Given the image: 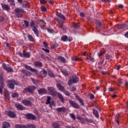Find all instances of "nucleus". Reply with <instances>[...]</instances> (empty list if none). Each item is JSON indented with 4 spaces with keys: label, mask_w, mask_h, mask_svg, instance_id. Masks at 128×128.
I'll use <instances>...</instances> for the list:
<instances>
[{
    "label": "nucleus",
    "mask_w": 128,
    "mask_h": 128,
    "mask_svg": "<svg viewBox=\"0 0 128 128\" xmlns=\"http://www.w3.org/2000/svg\"><path fill=\"white\" fill-rule=\"evenodd\" d=\"M80 16L82 18H84V16H86V15L84 14V13L83 12H82L80 13Z\"/></svg>",
    "instance_id": "nucleus-64"
},
{
    "label": "nucleus",
    "mask_w": 128,
    "mask_h": 128,
    "mask_svg": "<svg viewBox=\"0 0 128 128\" xmlns=\"http://www.w3.org/2000/svg\"><path fill=\"white\" fill-rule=\"evenodd\" d=\"M8 82L10 84H16V86H18V83L16 82V81L14 80H8Z\"/></svg>",
    "instance_id": "nucleus-30"
},
{
    "label": "nucleus",
    "mask_w": 128,
    "mask_h": 128,
    "mask_svg": "<svg viewBox=\"0 0 128 128\" xmlns=\"http://www.w3.org/2000/svg\"><path fill=\"white\" fill-rule=\"evenodd\" d=\"M46 30L48 32H50V34H54V30L50 29L48 28H46Z\"/></svg>",
    "instance_id": "nucleus-55"
},
{
    "label": "nucleus",
    "mask_w": 128,
    "mask_h": 128,
    "mask_svg": "<svg viewBox=\"0 0 128 128\" xmlns=\"http://www.w3.org/2000/svg\"><path fill=\"white\" fill-rule=\"evenodd\" d=\"M25 116L26 117L28 120H36V116L32 114H30V113L25 114Z\"/></svg>",
    "instance_id": "nucleus-6"
},
{
    "label": "nucleus",
    "mask_w": 128,
    "mask_h": 128,
    "mask_svg": "<svg viewBox=\"0 0 128 128\" xmlns=\"http://www.w3.org/2000/svg\"><path fill=\"white\" fill-rule=\"evenodd\" d=\"M23 56H25V58H30V52H26L24 51V50H23Z\"/></svg>",
    "instance_id": "nucleus-23"
},
{
    "label": "nucleus",
    "mask_w": 128,
    "mask_h": 128,
    "mask_svg": "<svg viewBox=\"0 0 128 128\" xmlns=\"http://www.w3.org/2000/svg\"><path fill=\"white\" fill-rule=\"evenodd\" d=\"M4 86H3L1 84V86H0V94H2V88H4Z\"/></svg>",
    "instance_id": "nucleus-53"
},
{
    "label": "nucleus",
    "mask_w": 128,
    "mask_h": 128,
    "mask_svg": "<svg viewBox=\"0 0 128 128\" xmlns=\"http://www.w3.org/2000/svg\"><path fill=\"white\" fill-rule=\"evenodd\" d=\"M56 16H58V18H61V20H66V17L64 14H62V13H56Z\"/></svg>",
    "instance_id": "nucleus-21"
},
{
    "label": "nucleus",
    "mask_w": 128,
    "mask_h": 128,
    "mask_svg": "<svg viewBox=\"0 0 128 128\" xmlns=\"http://www.w3.org/2000/svg\"><path fill=\"white\" fill-rule=\"evenodd\" d=\"M62 72L64 74L65 76H68V73L66 70H62Z\"/></svg>",
    "instance_id": "nucleus-41"
},
{
    "label": "nucleus",
    "mask_w": 128,
    "mask_h": 128,
    "mask_svg": "<svg viewBox=\"0 0 128 128\" xmlns=\"http://www.w3.org/2000/svg\"><path fill=\"white\" fill-rule=\"evenodd\" d=\"M50 107L52 108V106H56V103L54 102V101H52L50 102Z\"/></svg>",
    "instance_id": "nucleus-45"
},
{
    "label": "nucleus",
    "mask_w": 128,
    "mask_h": 128,
    "mask_svg": "<svg viewBox=\"0 0 128 128\" xmlns=\"http://www.w3.org/2000/svg\"><path fill=\"white\" fill-rule=\"evenodd\" d=\"M56 20L57 22H58L60 24H64V22H62V20H60L58 18H56Z\"/></svg>",
    "instance_id": "nucleus-48"
},
{
    "label": "nucleus",
    "mask_w": 128,
    "mask_h": 128,
    "mask_svg": "<svg viewBox=\"0 0 128 128\" xmlns=\"http://www.w3.org/2000/svg\"><path fill=\"white\" fill-rule=\"evenodd\" d=\"M1 6L2 8V9L4 10H6L7 12H8V10H10V6H8V4H6L2 3Z\"/></svg>",
    "instance_id": "nucleus-11"
},
{
    "label": "nucleus",
    "mask_w": 128,
    "mask_h": 128,
    "mask_svg": "<svg viewBox=\"0 0 128 128\" xmlns=\"http://www.w3.org/2000/svg\"><path fill=\"white\" fill-rule=\"evenodd\" d=\"M4 18L2 16H0V22H4Z\"/></svg>",
    "instance_id": "nucleus-63"
},
{
    "label": "nucleus",
    "mask_w": 128,
    "mask_h": 128,
    "mask_svg": "<svg viewBox=\"0 0 128 128\" xmlns=\"http://www.w3.org/2000/svg\"><path fill=\"white\" fill-rule=\"evenodd\" d=\"M74 94L75 96V98L77 100H78V102H79L80 104H82V106H84V100L80 98V96H78V95L76 94Z\"/></svg>",
    "instance_id": "nucleus-9"
},
{
    "label": "nucleus",
    "mask_w": 128,
    "mask_h": 128,
    "mask_svg": "<svg viewBox=\"0 0 128 128\" xmlns=\"http://www.w3.org/2000/svg\"><path fill=\"white\" fill-rule=\"evenodd\" d=\"M33 32H34V33L35 34L36 36H38V38L40 36V31L36 28V27H34L32 28Z\"/></svg>",
    "instance_id": "nucleus-18"
},
{
    "label": "nucleus",
    "mask_w": 128,
    "mask_h": 128,
    "mask_svg": "<svg viewBox=\"0 0 128 128\" xmlns=\"http://www.w3.org/2000/svg\"><path fill=\"white\" fill-rule=\"evenodd\" d=\"M86 122H90V123L94 122V121L92 119L86 118Z\"/></svg>",
    "instance_id": "nucleus-56"
},
{
    "label": "nucleus",
    "mask_w": 128,
    "mask_h": 128,
    "mask_svg": "<svg viewBox=\"0 0 128 128\" xmlns=\"http://www.w3.org/2000/svg\"><path fill=\"white\" fill-rule=\"evenodd\" d=\"M48 76H50V78H54V76H56L54 74V73H52V71L50 70L48 71Z\"/></svg>",
    "instance_id": "nucleus-35"
},
{
    "label": "nucleus",
    "mask_w": 128,
    "mask_h": 128,
    "mask_svg": "<svg viewBox=\"0 0 128 128\" xmlns=\"http://www.w3.org/2000/svg\"><path fill=\"white\" fill-rule=\"evenodd\" d=\"M36 89V87L34 86H29L24 89L22 92L23 94H28V92L34 94V92Z\"/></svg>",
    "instance_id": "nucleus-1"
},
{
    "label": "nucleus",
    "mask_w": 128,
    "mask_h": 128,
    "mask_svg": "<svg viewBox=\"0 0 128 128\" xmlns=\"http://www.w3.org/2000/svg\"><path fill=\"white\" fill-rule=\"evenodd\" d=\"M93 114L96 118H100V115L98 114V111L97 110L94 109Z\"/></svg>",
    "instance_id": "nucleus-25"
},
{
    "label": "nucleus",
    "mask_w": 128,
    "mask_h": 128,
    "mask_svg": "<svg viewBox=\"0 0 128 128\" xmlns=\"http://www.w3.org/2000/svg\"><path fill=\"white\" fill-rule=\"evenodd\" d=\"M48 92L50 93L51 96H56V95L57 94L56 90V88L54 87H48Z\"/></svg>",
    "instance_id": "nucleus-3"
},
{
    "label": "nucleus",
    "mask_w": 128,
    "mask_h": 128,
    "mask_svg": "<svg viewBox=\"0 0 128 128\" xmlns=\"http://www.w3.org/2000/svg\"><path fill=\"white\" fill-rule=\"evenodd\" d=\"M70 116H71L72 118L74 120H76V116L74 113H72L70 114Z\"/></svg>",
    "instance_id": "nucleus-51"
},
{
    "label": "nucleus",
    "mask_w": 128,
    "mask_h": 128,
    "mask_svg": "<svg viewBox=\"0 0 128 128\" xmlns=\"http://www.w3.org/2000/svg\"><path fill=\"white\" fill-rule=\"evenodd\" d=\"M58 62H66V58L62 56H59L58 58Z\"/></svg>",
    "instance_id": "nucleus-17"
},
{
    "label": "nucleus",
    "mask_w": 128,
    "mask_h": 128,
    "mask_svg": "<svg viewBox=\"0 0 128 128\" xmlns=\"http://www.w3.org/2000/svg\"><path fill=\"white\" fill-rule=\"evenodd\" d=\"M40 2L42 4H46L48 2H46V0H40Z\"/></svg>",
    "instance_id": "nucleus-52"
},
{
    "label": "nucleus",
    "mask_w": 128,
    "mask_h": 128,
    "mask_svg": "<svg viewBox=\"0 0 128 128\" xmlns=\"http://www.w3.org/2000/svg\"><path fill=\"white\" fill-rule=\"evenodd\" d=\"M24 22L25 24V28H28V26H29L28 22V20H24Z\"/></svg>",
    "instance_id": "nucleus-47"
},
{
    "label": "nucleus",
    "mask_w": 128,
    "mask_h": 128,
    "mask_svg": "<svg viewBox=\"0 0 128 128\" xmlns=\"http://www.w3.org/2000/svg\"><path fill=\"white\" fill-rule=\"evenodd\" d=\"M5 96L8 100H10V94H8V92H5Z\"/></svg>",
    "instance_id": "nucleus-43"
},
{
    "label": "nucleus",
    "mask_w": 128,
    "mask_h": 128,
    "mask_svg": "<svg viewBox=\"0 0 128 128\" xmlns=\"http://www.w3.org/2000/svg\"><path fill=\"white\" fill-rule=\"evenodd\" d=\"M72 80L73 82H74V84H76V82H78V76H76V75H73L72 76Z\"/></svg>",
    "instance_id": "nucleus-20"
},
{
    "label": "nucleus",
    "mask_w": 128,
    "mask_h": 128,
    "mask_svg": "<svg viewBox=\"0 0 128 128\" xmlns=\"http://www.w3.org/2000/svg\"><path fill=\"white\" fill-rule=\"evenodd\" d=\"M34 64L35 66H42V63L40 61L35 62Z\"/></svg>",
    "instance_id": "nucleus-26"
},
{
    "label": "nucleus",
    "mask_w": 128,
    "mask_h": 128,
    "mask_svg": "<svg viewBox=\"0 0 128 128\" xmlns=\"http://www.w3.org/2000/svg\"><path fill=\"white\" fill-rule=\"evenodd\" d=\"M58 96L61 102H62V104H64V96H62V94H60V92H58Z\"/></svg>",
    "instance_id": "nucleus-16"
},
{
    "label": "nucleus",
    "mask_w": 128,
    "mask_h": 128,
    "mask_svg": "<svg viewBox=\"0 0 128 128\" xmlns=\"http://www.w3.org/2000/svg\"><path fill=\"white\" fill-rule=\"evenodd\" d=\"M42 50H44V52H50V50L48 49H45L44 48H42Z\"/></svg>",
    "instance_id": "nucleus-62"
},
{
    "label": "nucleus",
    "mask_w": 128,
    "mask_h": 128,
    "mask_svg": "<svg viewBox=\"0 0 128 128\" xmlns=\"http://www.w3.org/2000/svg\"><path fill=\"white\" fill-rule=\"evenodd\" d=\"M128 26V25L126 24H120L118 26V30H124V28H126Z\"/></svg>",
    "instance_id": "nucleus-24"
},
{
    "label": "nucleus",
    "mask_w": 128,
    "mask_h": 128,
    "mask_svg": "<svg viewBox=\"0 0 128 128\" xmlns=\"http://www.w3.org/2000/svg\"><path fill=\"white\" fill-rule=\"evenodd\" d=\"M119 118H120V116L116 115L115 117V120L116 122L118 124H120V120H118Z\"/></svg>",
    "instance_id": "nucleus-38"
},
{
    "label": "nucleus",
    "mask_w": 128,
    "mask_h": 128,
    "mask_svg": "<svg viewBox=\"0 0 128 128\" xmlns=\"http://www.w3.org/2000/svg\"><path fill=\"white\" fill-rule=\"evenodd\" d=\"M8 86L9 88H11V90H14V84L12 83H9L8 84Z\"/></svg>",
    "instance_id": "nucleus-31"
},
{
    "label": "nucleus",
    "mask_w": 128,
    "mask_h": 128,
    "mask_svg": "<svg viewBox=\"0 0 128 128\" xmlns=\"http://www.w3.org/2000/svg\"><path fill=\"white\" fill-rule=\"evenodd\" d=\"M76 88V86H72V87L70 88V90L71 92H74Z\"/></svg>",
    "instance_id": "nucleus-57"
},
{
    "label": "nucleus",
    "mask_w": 128,
    "mask_h": 128,
    "mask_svg": "<svg viewBox=\"0 0 128 128\" xmlns=\"http://www.w3.org/2000/svg\"><path fill=\"white\" fill-rule=\"evenodd\" d=\"M17 18H22V14L21 12H24V10L20 8H17L14 10Z\"/></svg>",
    "instance_id": "nucleus-2"
},
{
    "label": "nucleus",
    "mask_w": 128,
    "mask_h": 128,
    "mask_svg": "<svg viewBox=\"0 0 128 128\" xmlns=\"http://www.w3.org/2000/svg\"><path fill=\"white\" fill-rule=\"evenodd\" d=\"M60 28H61V30H63L64 32V30H66V26H62L60 27Z\"/></svg>",
    "instance_id": "nucleus-58"
},
{
    "label": "nucleus",
    "mask_w": 128,
    "mask_h": 128,
    "mask_svg": "<svg viewBox=\"0 0 128 128\" xmlns=\"http://www.w3.org/2000/svg\"><path fill=\"white\" fill-rule=\"evenodd\" d=\"M48 76V72L46 70H43L41 72H40V78H46Z\"/></svg>",
    "instance_id": "nucleus-8"
},
{
    "label": "nucleus",
    "mask_w": 128,
    "mask_h": 128,
    "mask_svg": "<svg viewBox=\"0 0 128 128\" xmlns=\"http://www.w3.org/2000/svg\"><path fill=\"white\" fill-rule=\"evenodd\" d=\"M40 10L42 12H46V8L44 6H42L40 7Z\"/></svg>",
    "instance_id": "nucleus-50"
},
{
    "label": "nucleus",
    "mask_w": 128,
    "mask_h": 128,
    "mask_svg": "<svg viewBox=\"0 0 128 128\" xmlns=\"http://www.w3.org/2000/svg\"><path fill=\"white\" fill-rule=\"evenodd\" d=\"M63 92H64L66 96H70V94L68 92V91H66V89L63 91Z\"/></svg>",
    "instance_id": "nucleus-40"
},
{
    "label": "nucleus",
    "mask_w": 128,
    "mask_h": 128,
    "mask_svg": "<svg viewBox=\"0 0 128 128\" xmlns=\"http://www.w3.org/2000/svg\"><path fill=\"white\" fill-rule=\"evenodd\" d=\"M2 126L4 128H8V126H10V124L8 122H4L2 124Z\"/></svg>",
    "instance_id": "nucleus-33"
},
{
    "label": "nucleus",
    "mask_w": 128,
    "mask_h": 128,
    "mask_svg": "<svg viewBox=\"0 0 128 128\" xmlns=\"http://www.w3.org/2000/svg\"><path fill=\"white\" fill-rule=\"evenodd\" d=\"M24 68H26V70H30L31 72H35L36 70L32 68V67L30 66H28V65H25Z\"/></svg>",
    "instance_id": "nucleus-29"
},
{
    "label": "nucleus",
    "mask_w": 128,
    "mask_h": 128,
    "mask_svg": "<svg viewBox=\"0 0 128 128\" xmlns=\"http://www.w3.org/2000/svg\"><path fill=\"white\" fill-rule=\"evenodd\" d=\"M69 104H70L71 106H72V108H77L78 110L80 108V104H78L76 102L72 100H70Z\"/></svg>",
    "instance_id": "nucleus-4"
},
{
    "label": "nucleus",
    "mask_w": 128,
    "mask_h": 128,
    "mask_svg": "<svg viewBox=\"0 0 128 128\" xmlns=\"http://www.w3.org/2000/svg\"><path fill=\"white\" fill-rule=\"evenodd\" d=\"M96 24H97L98 28H100V26H102V24L100 23V22L96 20Z\"/></svg>",
    "instance_id": "nucleus-46"
},
{
    "label": "nucleus",
    "mask_w": 128,
    "mask_h": 128,
    "mask_svg": "<svg viewBox=\"0 0 128 128\" xmlns=\"http://www.w3.org/2000/svg\"><path fill=\"white\" fill-rule=\"evenodd\" d=\"M8 2L10 3V4H12V6H16V4H14V0H8Z\"/></svg>",
    "instance_id": "nucleus-49"
},
{
    "label": "nucleus",
    "mask_w": 128,
    "mask_h": 128,
    "mask_svg": "<svg viewBox=\"0 0 128 128\" xmlns=\"http://www.w3.org/2000/svg\"><path fill=\"white\" fill-rule=\"evenodd\" d=\"M22 102L24 106H32V104L30 99L28 98L22 100Z\"/></svg>",
    "instance_id": "nucleus-5"
},
{
    "label": "nucleus",
    "mask_w": 128,
    "mask_h": 128,
    "mask_svg": "<svg viewBox=\"0 0 128 128\" xmlns=\"http://www.w3.org/2000/svg\"><path fill=\"white\" fill-rule=\"evenodd\" d=\"M15 106L20 110H26V108L20 104H16Z\"/></svg>",
    "instance_id": "nucleus-10"
},
{
    "label": "nucleus",
    "mask_w": 128,
    "mask_h": 128,
    "mask_svg": "<svg viewBox=\"0 0 128 128\" xmlns=\"http://www.w3.org/2000/svg\"><path fill=\"white\" fill-rule=\"evenodd\" d=\"M30 26L31 28H36V23H34V20H32L31 22H30Z\"/></svg>",
    "instance_id": "nucleus-44"
},
{
    "label": "nucleus",
    "mask_w": 128,
    "mask_h": 128,
    "mask_svg": "<svg viewBox=\"0 0 128 128\" xmlns=\"http://www.w3.org/2000/svg\"><path fill=\"white\" fill-rule=\"evenodd\" d=\"M15 128H26V126L24 125L16 124L15 126Z\"/></svg>",
    "instance_id": "nucleus-36"
},
{
    "label": "nucleus",
    "mask_w": 128,
    "mask_h": 128,
    "mask_svg": "<svg viewBox=\"0 0 128 128\" xmlns=\"http://www.w3.org/2000/svg\"><path fill=\"white\" fill-rule=\"evenodd\" d=\"M0 83L2 86H4V74H0Z\"/></svg>",
    "instance_id": "nucleus-19"
},
{
    "label": "nucleus",
    "mask_w": 128,
    "mask_h": 128,
    "mask_svg": "<svg viewBox=\"0 0 128 128\" xmlns=\"http://www.w3.org/2000/svg\"><path fill=\"white\" fill-rule=\"evenodd\" d=\"M28 40H30V42H34V37L32 36L30 34H28Z\"/></svg>",
    "instance_id": "nucleus-28"
},
{
    "label": "nucleus",
    "mask_w": 128,
    "mask_h": 128,
    "mask_svg": "<svg viewBox=\"0 0 128 128\" xmlns=\"http://www.w3.org/2000/svg\"><path fill=\"white\" fill-rule=\"evenodd\" d=\"M22 72L24 76H30L32 75V73L27 70H24V69L22 70Z\"/></svg>",
    "instance_id": "nucleus-12"
},
{
    "label": "nucleus",
    "mask_w": 128,
    "mask_h": 128,
    "mask_svg": "<svg viewBox=\"0 0 128 128\" xmlns=\"http://www.w3.org/2000/svg\"><path fill=\"white\" fill-rule=\"evenodd\" d=\"M74 82V81L72 80V77H70V78L68 80V86H72Z\"/></svg>",
    "instance_id": "nucleus-37"
},
{
    "label": "nucleus",
    "mask_w": 128,
    "mask_h": 128,
    "mask_svg": "<svg viewBox=\"0 0 128 128\" xmlns=\"http://www.w3.org/2000/svg\"><path fill=\"white\" fill-rule=\"evenodd\" d=\"M72 60H81L82 61V60H81L80 58H77L76 56L72 57Z\"/></svg>",
    "instance_id": "nucleus-39"
},
{
    "label": "nucleus",
    "mask_w": 128,
    "mask_h": 128,
    "mask_svg": "<svg viewBox=\"0 0 128 128\" xmlns=\"http://www.w3.org/2000/svg\"><path fill=\"white\" fill-rule=\"evenodd\" d=\"M30 2H24L22 4V8H30Z\"/></svg>",
    "instance_id": "nucleus-15"
},
{
    "label": "nucleus",
    "mask_w": 128,
    "mask_h": 128,
    "mask_svg": "<svg viewBox=\"0 0 128 128\" xmlns=\"http://www.w3.org/2000/svg\"><path fill=\"white\" fill-rule=\"evenodd\" d=\"M38 92L39 94H44L48 92V90L44 88H41L38 90Z\"/></svg>",
    "instance_id": "nucleus-13"
},
{
    "label": "nucleus",
    "mask_w": 128,
    "mask_h": 128,
    "mask_svg": "<svg viewBox=\"0 0 128 128\" xmlns=\"http://www.w3.org/2000/svg\"><path fill=\"white\" fill-rule=\"evenodd\" d=\"M104 60H102L101 61H100L98 63V66H102V64H104Z\"/></svg>",
    "instance_id": "nucleus-59"
},
{
    "label": "nucleus",
    "mask_w": 128,
    "mask_h": 128,
    "mask_svg": "<svg viewBox=\"0 0 128 128\" xmlns=\"http://www.w3.org/2000/svg\"><path fill=\"white\" fill-rule=\"evenodd\" d=\"M2 66L4 70H5L7 72H12L13 70L11 68L6 66V64H2Z\"/></svg>",
    "instance_id": "nucleus-7"
},
{
    "label": "nucleus",
    "mask_w": 128,
    "mask_h": 128,
    "mask_svg": "<svg viewBox=\"0 0 128 128\" xmlns=\"http://www.w3.org/2000/svg\"><path fill=\"white\" fill-rule=\"evenodd\" d=\"M111 58L110 55H108V54H106V60H110V58Z\"/></svg>",
    "instance_id": "nucleus-61"
},
{
    "label": "nucleus",
    "mask_w": 128,
    "mask_h": 128,
    "mask_svg": "<svg viewBox=\"0 0 128 128\" xmlns=\"http://www.w3.org/2000/svg\"><path fill=\"white\" fill-rule=\"evenodd\" d=\"M57 110L59 112H66V107L58 108Z\"/></svg>",
    "instance_id": "nucleus-27"
},
{
    "label": "nucleus",
    "mask_w": 128,
    "mask_h": 128,
    "mask_svg": "<svg viewBox=\"0 0 128 128\" xmlns=\"http://www.w3.org/2000/svg\"><path fill=\"white\" fill-rule=\"evenodd\" d=\"M68 36H63L61 37V40L62 42H67L68 41Z\"/></svg>",
    "instance_id": "nucleus-32"
},
{
    "label": "nucleus",
    "mask_w": 128,
    "mask_h": 128,
    "mask_svg": "<svg viewBox=\"0 0 128 128\" xmlns=\"http://www.w3.org/2000/svg\"><path fill=\"white\" fill-rule=\"evenodd\" d=\"M72 26L73 28H76V30H77V28H80V26L78 24L75 22H73Z\"/></svg>",
    "instance_id": "nucleus-34"
},
{
    "label": "nucleus",
    "mask_w": 128,
    "mask_h": 128,
    "mask_svg": "<svg viewBox=\"0 0 128 128\" xmlns=\"http://www.w3.org/2000/svg\"><path fill=\"white\" fill-rule=\"evenodd\" d=\"M56 86H57L58 88V90H62V92H64V90H66L64 88V86H62V84H57Z\"/></svg>",
    "instance_id": "nucleus-22"
},
{
    "label": "nucleus",
    "mask_w": 128,
    "mask_h": 128,
    "mask_svg": "<svg viewBox=\"0 0 128 128\" xmlns=\"http://www.w3.org/2000/svg\"><path fill=\"white\" fill-rule=\"evenodd\" d=\"M12 98H16V96H18V93H14L12 94Z\"/></svg>",
    "instance_id": "nucleus-54"
},
{
    "label": "nucleus",
    "mask_w": 128,
    "mask_h": 128,
    "mask_svg": "<svg viewBox=\"0 0 128 128\" xmlns=\"http://www.w3.org/2000/svg\"><path fill=\"white\" fill-rule=\"evenodd\" d=\"M58 43H56V42H54V45H53V48L54 50H56V48H58Z\"/></svg>",
    "instance_id": "nucleus-42"
},
{
    "label": "nucleus",
    "mask_w": 128,
    "mask_h": 128,
    "mask_svg": "<svg viewBox=\"0 0 128 128\" xmlns=\"http://www.w3.org/2000/svg\"><path fill=\"white\" fill-rule=\"evenodd\" d=\"M6 114H8V116H9L10 118H16V114L12 111H7L6 112Z\"/></svg>",
    "instance_id": "nucleus-14"
},
{
    "label": "nucleus",
    "mask_w": 128,
    "mask_h": 128,
    "mask_svg": "<svg viewBox=\"0 0 128 128\" xmlns=\"http://www.w3.org/2000/svg\"><path fill=\"white\" fill-rule=\"evenodd\" d=\"M90 98L91 100H94V96L92 94H90Z\"/></svg>",
    "instance_id": "nucleus-60"
}]
</instances>
